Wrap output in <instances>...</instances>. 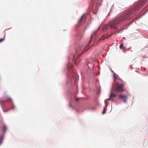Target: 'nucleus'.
<instances>
[{"mask_svg": "<svg viewBox=\"0 0 148 148\" xmlns=\"http://www.w3.org/2000/svg\"><path fill=\"white\" fill-rule=\"evenodd\" d=\"M10 99V101L11 102H12V99H11L10 98V99Z\"/></svg>", "mask_w": 148, "mask_h": 148, "instance_id": "obj_14", "label": "nucleus"}, {"mask_svg": "<svg viewBox=\"0 0 148 148\" xmlns=\"http://www.w3.org/2000/svg\"><path fill=\"white\" fill-rule=\"evenodd\" d=\"M115 96V95L114 94V93L113 92L112 90L110 93V98H112V97H114Z\"/></svg>", "mask_w": 148, "mask_h": 148, "instance_id": "obj_7", "label": "nucleus"}, {"mask_svg": "<svg viewBox=\"0 0 148 148\" xmlns=\"http://www.w3.org/2000/svg\"><path fill=\"white\" fill-rule=\"evenodd\" d=\"M119 98L122 99L124 102L125 103L127 102V100L128 99L127 97L125 95H121L119 96Z\"/></svg>", "mask_w": 148, "mask_h": 148, "instance_id": "obj_3", "label": "nucleus"}, {"mask_svg": "<svg viewBox=\"0 0 148 148\" xmlns=\"http://www.w3.org/2000/svg\"><path fill=\"white\" fill-rule=\"evenodd\" d=\"M7 130V128L6 126H3V131L4 133Z\"/></svg>", "mask_w": 148, "mask_h": 148, "instance_id": "obj_10", "label": "nucleus"}, {"mask_svg": "<svg viewBox=\"0 0 148 148\" xmlns=\"http://www.w3.org/2000/svg\"><path fill=\"white\" fill-rule=\"evenodd\" d=\"M81 50H82V51L81 52V53L82 54L83 53V52L85 51L86 50H84L82 48H81L80 47H79L78 48L76 49V52L77 53L79 52V51H80Z\"/></svg>", "mask_w": 148, "mask_h": 148, "instance_id": "obj_4", "label": "nucleus"}, {"mask_svg": "<svg viewBox=\"0 0 148 148\" xmlns=\"http://www.w3.org/2000/svg\"><path fill=\"white\" fill-rule=\"evenodd\" d=\"M96 31L93 32L91 36V38H92V37L96 34Z\"/></svg>", "mask_w": 148, "mask_h": 148, "instance_id": "obj_9", "label": "nucleus"}, {"mask_svg": "<svg viewBox=\"0 0 148 148\" xmlns=\"http://www.w3.org/2000/svg\"><path fill=\"white\" fill-rule=\"evenodd\" d=\"M120 49H122L123 50L126 49V48L123 46V43H122L120 45Z\"/></svg>", "mask_w": 148, "mask_h": 148, "instance_id": "obj_6", "label": "nucleus"}, {"mask_svg": "<svg viewBox=\"0 0 148 148\" xmlns=\"http://www.w3.org/2000/svg\"><path fill=\"white\" fill-rule=\"evenodd\" d=\"M84 14H83L81 17L80 19L78 20V22L79 23H81L83 20L84 19Z\"/></svg>", "mask_w": 148, "mask_h": 148, "instance_id": "obj_5", "label": "nucleus"}, {"mask_svg": "<svg viewBox=\"0 0 148 148\" xmlns=\"http://www.w3.org/2000/svg\"><path fill=\"white\" fill-rule=\"evenodd\" d=\"M111 98H110H110L108 99H107V100H108V101L109 100H111Z\"/></svg>", "mask_w": 148, "mask_h": 148, "instance_id": "obj_13", "label": "nucleus"}, {"mask_svg": "<svg viewBox=\"0 0 148 148\" xmlns=\"http://www.w3.org/2000/svg\"><path fill=\"white\" fill-rule=\"evenodd\" d=\"M78 99H76V101H77Z\"/></svg>", "mask_w": 148, "mask_h": 148, "instance_id": "obj_17", "label": "nucleus"}, {"mask_svg": "<svg viewBox=\"0 0 148 148\" xmlns=\"http://www.w3.org/2000/svg\"><path fill=\"white\" fill-rule=\"evenodd\" d=\"M135 10V9H132L123 12L119 15L115 17L112 21H109L108 24L106 25L105 28L108 29L109 27L113 28L115 29L117 28L118 24L126 20L129 16Z\"/></svg>", "mask_w": 148, "mask_h": 148, "instance_id": "obj_1", "label": "nucleus"}, {"mask_svg": "<svg viewBox=\"0 0 148 148\" xmlns=\"http://www.w3.org/2000/svg\"><path fill=\"white\" fill-rule=\"evenodd\" d=\"M4 40V38H2V39H0V42L3 41Z\"/></svg>", "mask_w": 148, "mask_h": 148, "instance_id": "obj_12", "label": "nucleus"}, {"mask_svg": "<svg viewBox=\"0 0 148 148\" xmlns=\"http://www.w3.org/2000/svg\"><path fill=\"white\" fill-rule=\"evenodd\" d=\"M107 106V105H106L104 108V109H103V112H102V114H104L106 112V107Z\"/></svg>", "mask_w": 148, "mask_h": 148, "instance_id": "obj_8", "label": "nucleus"}, {"mask_svg": "<svg viewBox=\"0 0 148 148\" xmlns=\"http://www.w3.org/2000/svg\"><path fill=\"white\" fill-rule=\"evenodd\" d=\"M97 44V43H95V44H93V45L94 46V45H96V44Z\"/></svg>", "mask_w": 148, "mask_h": 148, "instance_id": "obj_15", "label": "nucleus"}, {"mask_svg": "<svg viewBox=\"0 0 148 148\" xmlns=\"http://www.w3.org/2000/svg\"><path fill=\"white\" fill-rule=\"evenodd\" d=\"M78 56H79V57H80V56H79V55Z\"/></svg>", "mask_w": 148, "mask_h": 148, "instance_id": "obj_19", "label": "nucleus"}, {"mask_svg": "<svg viewBox=\"0 0 148 148\" xmlns=\"http://www.w3.org/2000/svg\"><path fill=\"white\" fill-rule=\"evenodd\" d=\"M91 40H90V41L89 42V43H90L91 42Z\"/></svg>", "mask_w": 148, "mask_h": 148, "instance_id": "obj_16", "label": "nucleus"}, {"mask_svg": "<svg viewBox=\"0 0 148 148\" xmlns=\"http://www.w3.org/2000/svg\"><path fill=\"white\" fill-rule=\"evenodd\" d=\"M8 110H7V111H5V112H7V111H8Z\"/></svg>", "mask_w": 148, "mask_h": 148, "instance_id": "obj_18", "label": "nucleus"}, {"mask_svg": "<svg viewBox=\"0 0 148 148\" xmlns=\"http://www.w3.org/2000/svg\"><path fill=\"white\" fill-rule=\"evenodd\" d=\"M114 80L116 82L115 85L113 84L112 86V90H114L116 92H123L125 90L124 88V84L123 82L122 81L121 79H119V81L116 82V79L115 77H114Z\"/></svg>", "mask_w": 148, "mask_h": 148, "instance_id": "obj_2", "label": "nucleus"}, {"mask_svg": "<svg viewBox=\"0 0 148 148\" xmlns=\"http://www.w3.org/2000/svg\"><path fill=\"white\" fill-rule=\"evenodd\" d=\"M76 55H74L73 56V60L74 61H75V58H76Z\"/></svg>", "mask_w": 148, "mask_h": 148, "instance_id": "obj_11", "label": "nucleus"}]
</instances>
